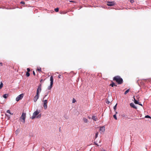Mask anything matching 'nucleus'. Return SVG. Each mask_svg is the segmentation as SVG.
<instances>
[{"label":"nucleus","mask_w":151,"mask_h":151,"mask_svg":"<svg viewBox=\"0 0 151 151\" xmlns=\"http://www.w3.org/2000/svg\"><path fill=\"white\" fill-rule=\"evenodd\" d=\"M27 72H29L30 70V69L29 68H27Z\"/></svg>","instance_id":"obj_32"},{"label":"nucleus","mask_w":151,"mask_h":151,"mask_svg":"<svg viewBox=\"0 0 151 151\" xmlns=\"http://www.w3.org/2000/svg\"><path fill=\"white\" fill-rule=\"evenodd\" d=\"M41 88H42V85L41 84H40L38 86V88L37 89V93H39L41 91Z\"/></svg>","instance_id":"obj_6"},{"label":"nucleus","mask_w":151,"mask_h":151,"mask_svg":"<svg viewBox=\"0 0 151 151\" xmlns=\"http://www.w3.org/2000/svg\"><path fill=\"white\" fill-rule=\"evenodd\" d=\"M61 75H59L58 76V78H61Z\"/></svg>","instance_id":"obj_34"},{"label":"nucleus","mask_w":151,"mask_h":151,"mask_svg":"<svg viewBox=\"0 0 151 151\" xmlns=\"http://www.w3.org/2000/svg\"><path fill=\"white\" fill-rule=\"evenodd\" d=\"M24 94L22 93L19 95L17 97L16 99V100L17 101H19L20 100L22 99L23 97Z\"/></svg>","instance_id":"obj_5"},{"label":"nucleus","mask_w":151,"mask_h":151,"mask_svg":"<svg viewBox=\"0 0 151 151\" xmlns=\"http://www.w3.org/2000/svg\"><path fill=\"white\" fill-rule=\"evenodd\" d=\"M39 93H36V95L34 97L33 100L35 102H36V101H37V99H38L39 96Z\"/></svg>","instance_id":"obj_7"},{"label":"nucleus","mask_w":151,"mask_h":151,"mask_svg":"<svg viewBox=\"0 0 151 151\" xmlns=\"http://www.w3.org/2000/svg\"><path fill=\"white\" fill-rule=\"evenodd\" d=\"M15 132L16 134H18V133H19V132H18V130L17 129V130H16L15 131Z\"/></svg>","instance_id":"obj_30"},{"label":"nucleus","mask_w":151,"mask_h":151,"mask_svg":"<svg viewBox=\"0 0 151 151\" xmlns=\"http://www.w3.org/2000/svg\"><path fill=\"white\" fill-rule=\"evenodd\" d=\"M116 114L117 113V112H116Z\"/></svg>","instance_id":"obj_43"},{"label":"nucleus","mask_w":151,"mask_h":151,"mask_svg":"<svg viewBox=\"0 0 151 151\" xmlns=\"http://www.w3.org/2000/svg\"><path fill=\"white\" fill-rule=\"evenodd\" d=\"M105 127L104 126H102L100 127V131L101 132H103L105 131Z\"/></svg>","instance_id":"obj_10"},{"label":"nucleus","mask_w":151,"mask_h":151,"mask_svg":"<svg viewBox=\"0 0 151 151\" xmlns=\"http://www.w3.org/2000/svg\"><path fill=\"white\" fill-rule=\"evenodd\" d=\"M70 2H73V1H70Z\"/></svg>","instance_id":"obj_37"},{"label":"nucleus","mask_w":151,"mask_h":151,"mask_svg":"<svg viewBox=\"0 0 151 151\" xmlns=\"http://www.w3.org/2000/svg\"><path fill=\"white\" fill-rule=\"evenodd\" d=\"M41 116V114H39L37 116V118H40Z\"/></svg>","instance_id":"obj_23"},{"label":"nucleus","mask_w":151,"mask_h":151,"mask_svg":"<svg viewBox=\"0 0 151 151\" xmlns=\"http://www.w3.org/2000/svg\"><path fill=\"white\" fill-rule=\"evenodd\" d=\"M20 4H25V2L24 1H22L20 2Z\"/></svg>","instance_id":"obj_31"},{"label":"nucleus","mask_w":151,"mask_h":151,"mask_svg":"<svg viewBox=\"0 0 151 151\" xmlns=\"http://www.w3.org/2000/svg\"><path fill=\"white\" fill-rule=\"evenodd\" d=\"M37 70L39 72H41V68H38L37 69Z\"/></svg>","instance_id":"obj_27"},{"label":"nucleus","mask_w":151,"mask_h":151,"mask_svg":"<svg viewBox=\"0 0 151 151\" xmlns=\"http://www.w3.org/2000/svg\"><path fill=\"white\" fill-rule=\"evenodd\" d=\"M130 0V2L132 3H133L134 2V0Z\"/></svg>","instance_id":"obj_33"},{"label":"nucleus","mask_w":151,"mask_h":151,"mask_svg":"<svg viewBox=\"0 0 151 151\" xmlns=\"http://www.w3.org/2000/svg\"><path fill=\"white\" fill-rule=\"evenodd\" d=\"M112 83L110 84V86H111L112 87H113L114 86H117V85L115 84L113 81H111Z\"/></svg>","instance_id":"obj_13"},{"label":"nucleus","mask_w":151,"mask_h":151,"mask_svg":"<svg viewBox=\"0 0 151 151\" xmlns=\"http://www.w3.org/2000/svg\"><path fill=\"white\" fill-rule=\"evenodd\" d=\"M3 84L2 82H1L0 84V89H1L3 87Z\"/></svg>","instance_id":"obj_18"},{"label":"nucleus","mask_w":151,"mask_h":151,"mask_svg":"<svg viewBox=\"0 0 151 151\" xmlns=\"http://www.w3.org/2000/svg\"><path fill=\"white\" fill-rule=\"evenodd\" d=\"M48 95V93H47L43 97V99H44L45 97Z\"/></svg>","instance_id":"obj_28"},{"label":"nucleus","mask_w":151,"mask_h":151,"mask_svg":"<svg viewBox=\"0 0 151 151\" xmlns=\"http://www.w3.org/2000/svg\"><path fill=\"white\" fill-rule=\"evenodd\" d=\"M117 105V104H116L114 107V109L115 111L116 109Z\"/></svg>","instance_id":"obj_26"},{"label":"nucleus","mask_w":151,"mask_h":151,"mask_svg":"<svg viewBox=\"0 0 151 151\" xmlns=\"http://www.w3.org/2000/svg\"><path fill=\"white\" fill-rule=\"evenodd\" d=\"M39 112L37 110L35 111L33 114V115L31 117V119H35L39 114Z\"/></svg>","instance_id":"obj_4"},{"label":"nucleus","mask_w":151,"mask_h":151,"mask_svg":"<svg viewBox=\"0 0 151 151\" xmlns=\"http://www.w3.org/2000/svg\"><path fill=\"white\" fill-rule=\"evenodd\" d=\"M129 91V89H128L125 92H124V94L126 95V94Z\"/></svg>","instance_id":"obj_21"},{"label":"nucleus","mask_w":151,"mask_h":151,"mask_svg":"<svg viewBox=\"0 0 151 151\" xmlns=\"http://www.w3.org/2000/svg\"><path fill=\"white\" fill-rule=\"evenodd\" d=\"M92 119L95 121H96L97 120V117L95 116H92Z\"/></svg>","instance_id":"obj_14"},{"label":"nucleus","mask_w":151,"mask_h":151,"mask_svg":"<svg viewBox=\"0 0 151 151\" xmlns=\"http://www.w3.org/2000/svg\"><path fill=\"white\" fill-rule=\"evenodd\" d=\"M98 134H99V132H97L96 133L95 137V139H96V138L97 137L98 135Z\"/></svg>","instance_id":"obj_19"},{"label":"nucleus","mask_w":151,"mask_h":151,"mask_svg":"<svg viewBox=\"0 0 151 151\" xmlns=\"http://www.w3.org/2000/svg\"><path fill=\"white\" fill-rule=\"evenodd\" d=\"M42 80H41V81H40L41 82V81H42Z\"/></svg>","instance_id":"obj_42"},{"label":"nucleus","mask_w":151,"mask_h":151,"mask_svg":"<svg viewBox=\"0 0 151 151\" xmlns=\"http://www.w3.org/2000/svg\"><path fill=\"white\" fill-rule=\"evenodd\" d=\"M83 120L84 122L85 123H87L88 122V120L86 118H83Z\"/></svg>","instance_id":"obj_17"},{"label":"nucleus","mask_w":151,"mask_h":151,"mask_svg":"<svg viewBox=\"0 0 151 151\" xmlns=\"http://www.w3.org/2000/svg\"><path fill=\"white\" fill-rule=\"evenodd\" d=\"M0 65H1V66H2V65H3V64L2 63H0Z\"/></svg>","instance_id":"obj_36"},{"label":"nucleus","mask_w":151,"mask_h":151,"mask_svg":"<svg viewBox=\"0 0 151 151\" xmlns=\"http://www.w3.org/2000/svg\"><path fill=\"white\" fill-rule=\"evenodd\" d=\"M94 143H95V144H96V145H97V144H96V143H95V142H94Z\"/></svg>","instance_id":"obj_39"},{"label":"nucleus","mask_w":151,"mask_h":151,"mask_svg":"<svg viewBox=\"0 0 151 151\" xmlns=\"http://www.w3.org/2000/svg\"><path fill=\"white\" fill-rule=\"evenodd\" d=\"M113 80L115 81L117 84L119 85L122 84L123 82L122 78L119 76L114 77L113 78Z\"/></svg>","instance_id":"obj_1"},{"label":"nucleus","mask_w":151,"mask_h":151,"mask_svg":"<svg viewBox=\"0 0 151 151\" xmlns=\"http://www.w3.org/2000/svg\"><path fill=\"white\" fill-rule=\"evenodd\" d=\"M44 105L43 106L45 109H46L47 108V100H45L44 101Z\"/></svg>","instance_id":"obj_9"},{"label":"nucleus","mask_w":151,"mask_h":151,"mask_svg":"<svg viewBox=\"0 0 151 151\" xmlns=\"http://www.w3.org/2000/svg\"><path fill=\"white\" fill-rule=\"evenodd\" d=\"M8 94H5L3 95V97L4 99H6L8 96Z\"/></svg>","instance_id":"obj_15"},{"label":"nucleus","mask_w":151,"mask_h":151,"mask_svg":"<svg viewBox=\"0 0 151 151\" xmlns=\"http://www.w3.org/2000/svg\"><path fill=\"white\" fill-rule=\"evenodd\" d=\"M150 118L151 119V117L150 116H149V115H148L145 116L144 118Z\"/></svg>","instance_id":"obj_16"},{"label":"nucleus","mask_w":151,"mask_h":151,"mask_svg":"<svg viewBox=\"0 0 151 151\" xmlns=\"http://www.w3.org/2000/svg\"><path fill=\"white\" fill-rule=\"evenodd\" d=\"M76 101V100H75V99L73 98V101H72V103H75Z\"/></svg>","instance_id":"obj_29"},{"label":"nucleus","mask_w":151,"mask_h":151,"mask_svg":"<svg viewBox=\"0 0 151 151\" xmlns=\"http://www.w3.org/2000/svg\"><path fill=\"white\" fill-rule=\"evenodd\" d=\"M115 4V3L114 1H108L107 2V5L109 6H112Z\"/></svg>","instance_id":"obj_8"},{"label":"nucleus","mask_w":151,"mask_h":151,"mask_svg":"<svg viewBox=\"0 0 151 151\" xmlns=\"http://www.w3.org/2000/svg\"><path fill=\"white\" fill-rule=\"evenodd\" d=\"M59 8H55V9H54V10L56 12H58L59 11Z\"/></svg>","instance_id":"obj_24"},{"label":"nucleus","mask_w":151,"mask_h":151,"mask_svg":"<svg viewBox=\"0 0 151 151\" xmlns=\"http://www.w3.org/2000/svg\"><path fill=\"white\" fill-rule=\"evenodd\" d=\"M56 73H58V72H56Z\"/></svg>","instance_id":"obj_41"},{"label":"nucleus","mask_w":151,"mask_h":151,"mask_svg":"<svg viewBox=\"0 0 151 151\" xmlns=\"http://www.w3.org/2000/svg\"><path fill=\"white\" fill-rule=\"evenodd\" d=\"M60 129H59V131H60Z\"/></svg>","instance_id":"obj_40"},{"label":"nucleus","mask_w":151,"mask_h":151,"mask_svg":"<svg viewBox=\"0 0 151 151\" xmlns=\"http://www.w3.org/2000/svg\"><path fill=\"white\" fill-rule=\"evenodd\" d=\"M26 117V113H23L22 114V116H21L20 119L23 120V122L24 123L25 122V119Z\"/></svg>","instance_id":"obj_3"},{"label":"nucleus","mask_w":151,"mask_h":151,"mask_svg":"<svg viewBox=\"0 0 151 151\" xmlns=\"http://www.w3.org/2000/svg\"><path fill=\"white\" fill-rule=\"evenodd\" d=\"M33 75L34 76H35V73L34 71H33Z\"/></svg>","instance_id":"obj_35"},{"label":"nucleus","mask_w":151,"mask_h":151,"mask_svg":"<svg viewBox=\"0 0 151 151\" xmlns=\"http://www.w3.org/2000/svg\"><path fill=\"white\" fill-rule=\"evenodd\" d=\"M134 103H135V104H139V105H141L142 106V104H139V101L137 100L134 98Z\"/></svg>","instance_id":"obj_11"},{"label":"nucleus","mask_w":151,"mask_h":151,"mask_svg":"<svg viewBox=\"0 0 151 151\" xmlns=\"http://www.w3.org/2000/svg\"><path fill=\"white\" fill-rule=\"evenodd\" d=\"M65 118L66 119H67L68 118V117H65Z\"/></svg>","instance_id":"obj_38"},{"label":"nucleus","mask_w":151,"mask_h":151,"mask_svg":"<svg viewBox=\"0 0 151 151\" xmlns=\"http://www.w3.org/2000/svg\"><path fill=\"white\" fill-rule=\"evenodd\" d=\"M50 85L48 87V90H50L51 89L53 83V78L52 76H51L50 78Z\"/></svg>","instance_id":"obj_2"},{"label":"nucleus","mask_w":151,"mask_h":151,"mask_svg":"<svg viewBox=\"0 0 151 151\" xmlns=\"http://www.w3.org/2000/svg\"><path fill=\"white\" fill-rule=\"evenodd\" d=\"M26 76L27 77H29L30 76V73H29V72H26Z\"/></svg>","instance_id":"obj_20"},{"label":"nucleus","mask_w":151,"mask_h":151,"mask_svg":"<svg viewBox=\"0 0 151 151\" xmlns=\"http://www.w3.org/2000/svg\"><path fill=\"white\" fill-rule=\"evenodd\" d=\"M113 117H114V119H116V120H117V117H116V114H114L113 115Z\"/></svg>","instance_id":"obj_25"},{"label":"nucleus","mask_w":151,"mask_h":151,"mask_svg":"<svg viewBox=\"0 0 151 151\" xmlns=\"http://www.w3.org/2000/svg\"><path fill=\"white\" fill-rule=\"evenodd\" d=\"M7 113H9V114H11V115H13V113H11L10 112V111L9 110H7V111H6Z\"/></svg>","instance_id":"obj_22"},{"label":"nucleus","mask_w":151,"mask_h":151,"mask_svg":"<svg viewBox=\"0 0 151 151\" xmlns=\"http://www.w3.org/2000/svg\"><path fill=\"white\" fill-rule=\"evenodd\" d=\"M130 106L132 107L134 109H136V107L135 106L134 104L133 103H132L130 104Z\"/></svg>","instance_id":"obj_12"}]
</instances>
